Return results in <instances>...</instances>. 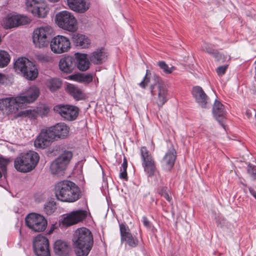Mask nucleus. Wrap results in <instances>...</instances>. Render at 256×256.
Listing matches in <instances>:
<instances>
[{"instance_id":"20e7f679","label":"nucleus","mask_w":256,"mask_h":256,"mask_svg":"<svg viewBox=\"0 0 256 256\" xmlns=\"http://www.w3.org/2000/svg\"><path fill=\"white\" fill-rule=\"evenodd\" d=\"M152 79L154 82L150 86V94L153 97L154 103L160 108L169 99L168 89L159 76L154 74Z\"/></svg>"},{"instance_id":"3c124183","label":"nucleus","mask_w":256,"mask_h":256,"mask_svg":"<svg viewBox=\"0 0 256 256\" xmlns=\"http://www.w3.org/2000/svg\"><path fill=\"white\" fill-rule=\"evenodd\" d=\"M31 112V110H26L24 111V114H28L29 112Z\"/></svg>"},{"instance_id":"72a5a7b5","label":"nucleus","mask_w":256,"mask_h":256,"mask_svg":"<svg viewBox=\"0 0 256 256\" xmlns=\"http://www.w3.org/2000/svg\"><path fill=\"white\" fill-rule=\"evenodd\" d=\"M46 84L50 91L54 92L61 87L62 82L58 78H51L48 80Z\"/></svg>"},{"instance_id":"2eb2a0df","label":"nucleus","mask_w":256,"mask_h":256,"mask_svg":"<svg viewBox=\"0 0 256 256\" xmlns=\"http://www.w3.org/2000/svg\"><path fill=\"white\" fill-rule=\"evenodd\" d=\"M54 110L59 114L66 120H74L78 114V108L71 105H58L54 107Z\"/></svg>"},{"instance_id":"9d476101","label":"nucleus","mask_w":256,"mask_h":256,"mask_svg":"<svg viewBox=\"0 0 256 256\" xmlns=\"http://www.w3.org/2000/svg\"><path fill=\"white\" fill-rule=\"evenodd\" d=\"M50 44L51 50L56 54L66 52L71 48L69 38L62 35H58L54 37L51 39Z\"/></svg>"},{"instance_id":"58836bf2","label":"nucleus","mask_w":256,"mask_h":256,"mask_svg":"<svg viewBox=\"0 0 256 256\" xmlns=\"http://www.w3.org/2000/svg\"><path fill=\"white\" fill-rule=\"evenodd\" d=\"M160 194L164 196L168 201L170 202L172 197L170 196V191L167 188H162L160 192Z\"/></svg>"},{"instance_id":"8fccbe9b","label":"nucleus","mask_w":256,"mask_h":256,"mask_svg":"<svg viewBox=\"0 0 256 256\" xmlns=\"http://www.w3.org/2000/svg\"><path fill=\"white\" fill-rule=\"evenodd\" d=\"M54 228H56V226H55V225H54V224H52V227H51V228H50V232H49V234H51V233H52V232L54 231Z\"/></svg>"},{"instance_id":"aec40b11","label":"nucleus","mask_w":256,"mask_h":256,"mask_svg":"<svg viewBox=\"0 0 256 256\" xmlns=\"http://www.w3.org/2000/svg\"><path fill=\"white\" fill-rule=\"evenodd\" d=\"M192 94L196 102L202 108H206L208 102V98L200 86L192 88Z\"/></svg>"},{"instance_id":"f8f14e48","label":"nucleus","mask_w":256,"mask_h":256,"mask_svg":"<svg viewBox=\"0 0 256 256\" xmlns=\"http://www.w3.org/2000/svg\"><path fill=\"white\" fill-rule=\"evenodd\" d=\"M26 5L28 11L37 18H44L48 12L46 4L38 0H26Z\"/></svg>"},{"instance_id":"423d86ee","label":"nucleus","mask_w":256,"mask_h":256,"mask_svg":"<svg viewBox=\"0 0 256 256\" xmlns=\"http://www.w3.org/2000/svg\"><path fill=\"white\" fill-rule=\"evenodd\" d=\"M53 32L52 28L48 25L36 28L32 36L35 46L38 48L47 47L50 43Z\"/></svg>"},{"instance_id":"37998d69","label":"nucleus","mask_w":256,"mask_h":256,"mask_svg":"<svg viewBox=\"0 0 256 256\" xmlns=\"http://www.w3.org/2000/svg\"><path fill=\"white\" fill-rule=\"evenodd\" d=\"M150 82V79L148 78V70L146 71V74L144 78V80L142 81L140 83V86L142 88H145L146 86Z\"/></svg>"},{"instance_id":"de8ad7c7","label":"nucleus","mask_w":256,"mask_h":256,"mask_svg":"<svg viewBox=\"0 0 256 256\" xmlns=\"http://www.w3.org/2000/svg\"><path fill=\"white\" fill-rule=\"evenodd\" d=\"M250 194L256 199V192L252 188H249Z\"/></svg>"},{"instance_id":"1a4fd4ad","label":"nucleus","mask_w":256,"mask_h":256,"mask_svg":"<svg viewBox=\"0 0 256 256\" xmlns=\"http://www.w3.org/2000/svg\"><path fill=\"white\" fill-rule=\"evenodd\" d=\"M26 226L32 231L41 232L45 230L47 226V220L42 215L32 213L26 218Z\"/></svg>"},{"instance_id":"7c9ffc66","label":"nucleus","mask_w":256,"mask_h":256,"mask_svg":"<svg viewBox=\"0 0 256 256\" xmlns=\"http://www.w3.org/2000/svg\"><path fill=\"white\" fill-rule=\"evenodd\" d=\"M38 75V70L36 65L32 62V64H30L26 68V72L23 76L29 80H34L36 79Z\"/></svg>"},{"instance_id":"f257e3e1","label":"nucleus","mask_w":256,"mask_h":256,"mask_svg":"<svg viewBox=\"0 0 256 256\" xmlns=\"http://www.w3.org/2000/svg\"><path fill=\"white\" fill-rule=\"evenodd\" d=\"M38 95L39 90L33 86L28 89L25 95L0 99V114L16 113L22 104L34 102Z\"/></svg>"},{"instance_id":"a18cd8bd","label":"nucleus","mask_w":256,"mask_h":256,"mask_svg":"<svg viewBox=\"0 0 256 256\" xmlns=\"http://www.w3.org/2000/svg\"><path fill=\"white\" fill-rule=\"evenodd\" d=\"M120 177L121 178L127 180V178H128L127 172H124V171H121V172L120 174Z\"/></svg>"},{"instance_id":"09e8293b","label":"nucleus","mask_w":256,"mask_h":256,"mask_svg":"<svg viewBox=\"0 0 256 256\" xmlns=\"http://www.w3.org/2000/svg\"><path fill=\"white\" fill-rule=\"evenodd\" d=\"M250 194L256 199V192L252 188H249Z\"/></svg>"},{"instance_id":"4468645a","label":"nucleus","mask_w":256,"mask_h":256,"mask_svg":"<svg viewBox=\"0 0 256 256\" xmlns=\"http://www.w3.org/2000/svg\"><path fill=\"white\" fill-rule=\"evenodd\" d=\"M72 156V152L70 151L62 154L51 164L50 168L52 172L56 174L64 170Z\"/></svg>"},{"instance_id":"412c9836","label":"nucleus","mask_w":256,"mask_h":256,"mask_svg":"<svg viewBox=\"0 0 256 256\" xmlns=\"http://www.w3.org/2000/svg\"><path fill=\"white\" fill-rule=\"evenodd\" d=\"M48 129L53 134L54 140L56 137L64 138L68 136L69 132L68 127L62 122L58 123Z\"/></svg>"},{"instance_id":"39448f33","label":"nucleus","mask_w":256,"mask_h":256,"mask_svg":"<svg viewBox=\"0 0 256 256\" xmlns=\"http://www.w3.org/2000/svg\"><path fill=\"white\" fill-rule=\"evenodd\" d=\"M39 156L34 151L20 154L14 162L16 169L20 172H26L32 170L39 160Z\"/></svg>"},{"instance_id":"f3484780","label":"nucleus","mask_w":256,"mask_h":256,"mask_svg":"<svg viewBox=\"0 0 256 256\" xmlns=\"http://www.w3.org/2000/svg\"><path fill=\"white\" fill-rule=\"evenodd\" d=\"M54 140L53 134L48 129L42 130L34 142L36 148L44 149L48 147Z\"/></svg>"},{"instance_id":"dca6fc26","label":"nucleus","mask_w":256,"mask_h":256,"mask_svg":"<svg viewBox=\"0 0 256 256\" xmlns=\"http://www.w3.org/2000/svg\"><path fill=\"white\" fill-rule=\"evenodd\" d=\"M87 216V212L82 210H74L68 214L62 219L63 225L68 226L82 221Z\"/></svg>"},{"instance_id":"6ab92c4d","label":"nucleus","mask_w":256,"mask_h":256,"mask_svg":"<svg viewBox=\"0 0 256 256\" xmlns=\"http://www.w3.org/2000/svg\"><path fill=\"white\" fill-rule=\"evenodd\" d=\"M54 252L57 256H69L72 249L70 245L65 240H58L54 244Z\"/></svg>"},{"instance_id":"0eeeda50","label":"nucleus","mask_w":256,"mask_h":256,"mask_svg":"<svg viewBox=\"0 0 256 256\" xmlns=\"http://www.w3.org/2000/svg\"><path fill=\"white\" fill-rule=\"evenodd\" d=\"M55 21L63 30L74 32L77 29V20L74 15L66 10L59 12L56 15Z\"/></svg>"},{"instance_id":"79ce46f5","label":"nucleus","mask_w":256,"mask_h":256,"mask_svg":"<svg viewBox=\"0 0 256 256\" xmlns=\"http://www.w3.org/2000/svg\"><path fill=\"white\" fill-rule=\"evenodd\" d=\"M248 172L253 178H256V167L252 166H248Z\"/></svg>"},{"instance_id":"a19ab883","label":"nucleus","mask_w":256,"mask_h":256,"mask_svg":"<svg viewBox=\"0 0 256 256\" xmlns=\"http://www.w3.org/2000/svg\"><path fill=\"white\" fill-rule=\"evenodd\" d=\"M227 68L228 66L226 65L220 66L216 68V72L219 76H222L226 73Z\"/></svg>"},{"instance_id":"f704fd0d","label":"nucleus","mask_w":256,"mask_h":256,"mask_svg":"<svg viewBox=\"0 0 256 256\" xmlns=\"http://www.w3.org/2000/svg\"><path fill=\"white\" fill-rule=\"evenodd\" d=\"M10 56L5 50H0V68H4L8 66L10 62Z\"/></svg>"},{"instance_id":"603ef678","label":"nucleus","mask_w":256,"mask_h":256,"mask_svg":"<svg viewBox=\"0 0 256 256\" xmlns=\"http://www.w3.org/2000/svg\"><path fill=\"white\" fill-rule=\"evenodd\" d=\"M50 2H58L59 0H49Z\"/></svg>"},{"instance_id":"c85d7f7f","label":"nucleus","mask_w":256,"mask_h":256,"mask_svg":"<svg viewBox=\"0 0 256 256\" xmlns=\"http://www.w3.org/2000/svg\"><path fill=\"white\" fill-rule=\"evenodd\" d=\"M212 112L214 116L219 122L226 114V110L223 104L216 100L214 103Z\"/></svg>"},{"instance_id":"9b49d317","label":"nucleus","mask_w":256,"mask_h":256,"mask_svg":"<svg viewBox=\"0 0 256 256\" xmlns=\"http://www.w3.org/2000/svg\"><path fill=\"white\" fill-rule=\"evenodd\" d=\"M30 21L28 16L24 15L8 14L3 18L2 25L4 28L8 29L28 24Z\"/></svg>"},{"instance_id":"e433bc0d","label":"nucleus","mask_w":256,"mask_h":256,"mask_svg":"<svg viewBox=\"0 0 256 256\" xmlns=\"http://www.w3.org/2000/svg\"><path fill=\"white\" fill-rule=\"evenodd\" d=\"M159 67L166 74H170L176 70L174 66L170 67L164 61H160L158 62Z\"/></svg>"},{"instance_id":"473e14b6","label":"nucleus","mask_w":256,"mask_h":256,"mask_svg":"<svg viewBox=\"0 0 256 256\" xmlns=\"http://www.w3.org/2000/svg\"><path fill=\"white\" fill-rule=\"evenodd\" d=\"M202 50L205 51L210 54H212L217 60H220V57L222 56L221 54L216 52V50L211 47L210 44L206 43H204L202 46Z\"/></svg>"},{"instance_id":"c03bdc74","label":"nucleus","mask_w":256,"mask_h":256,"mask_svg":"<svg viewBox=\"0 0 256 256\" xmlns=\"http://www.w3.org/2000/svg\"><path fill=\"white\" fill-rule=\"evenodd\" d=\"M127 167H128L127 162H126V160H125L121 166L120 170L126 172Z\"/></svg>"},{"instance_id":"c9c22d12","label":"nucleus","mask_w":256,"mask_h":256,"mask_svg":"<svg viewBox=\"0 0 256 256\" xmlns=\"http://www.w3.org/2000/svg\"><path fill=\"white\" fill-rule=\"evenodd\" d=\"M56 208V204L54 201L46 202L44 205V212L48 215L52 214Z\"/></svg>"},{"instance_id":"cd10ccee","label":"nucleus","mask_w":256,"mask_h":256,"mask_svg":"<svg viewBox=\"0 0 256 256\" xmlns=\"http://www.w3.org/2000/svg\"><path fill=\"white\" fill-rule=\"evenodd\" d=\"M72 40L76 46H79L82 48H88L90 44L88 38L81 34H74L72 36Z\"/></svg>"},{"instance_id":"6e6552de","label":"nucleus","mask_w":256,"mask_h":256,"mask_svg":"<svg viewBox=\"0 0 256 256\" xmlns=\"http://www.w3.org/2000/svg\"><path fill=\"white\" fill-rule=\"evenodd\" d=\"M140 154L144 172L148 177L153 176L157 170L152 156L145 146L140 148Z\"/></svg>"},{"instance_id":"b1692460","label":"nucleus","mask_w":256,"mask_h":256,"mask_svg":"<svg viewBox=\"0 0 256 256\" xmlns=\"http://www.w3.org/2000/svg\"><path fill=\"white\" fill-rule=\"evenodd\" d=\"M74 66V59L71 56H65L61 58L59 62L60 70L66 73L72 72Z\"/></svg>"},{"instance_id":"2f4dec72","label":"nucleus","mask_w":256,"mask_h":256,"mask_svg":"<svg viewBox=\"0 0 256 256\" xmlns=\"http://www.w3.org/2000/svg\"><path fill=\"white\" fill-rule=\"evenodd\" d=\"M69 78L80 82L88 84L92 82V74H75L69 76Z\"/></svg>"},{"instance_id":"bb28decb","label":"nucleus","mask_w":256,"mask_h":256,"mask_svg":"<svg viewBox=\"0 0 256 256\" xmlns=\"http://www.w3.org/2000/svg\"><path fill=\"white\" fill-rule=\"evenodd\" d=\"M89 58L94 64H102L107 59L106 52L104 48L97 50L91 54Z\"/></svg>"},{"instance_id":"a211bd4d","label":"nucleus","mask_w":256,"mask_h":256,"mask_svg":"<svg viewBox=\"0 0 256 256\" xmlns=\"http://www.w3.org/2000/svg\"><path fill=\"white\" fill-rule=\"evenodd\" d=\"M120 228L122 242L125 241L130 247H136L138 244V241L136 238L132 236L129 228L123 224H120Z\"/></svg>"},{"instance_id":"ddd939ff","label":"nucleus","mask_w":256,"mask_h":256,"mask_svg":"<svg viewBox=\"0 0 256 256\" xmlns=\"http://www.w3.org/2000/svg\"><path fill=\"white\" fill-rule=\"evenodd\" d=\"M34 252L37 256H50L49 249V242L44 236L39 234L33 242Z\"/></svg>"},{"instance_id":"4be33fe9","label":"nucleus","mask_w":256,"mask_h":256,"mask_svg":"<svg viewBox=\"0 0 256 256\" xmlns=\"http://www.w3.org/2000/svg\"><path fill=\"white\" fill-rule=\"evenodd\" d=\"M176 156V152L174 148H172L168 150L161 161L163 169L166 170H170L174 165Z\"/></svg>"},{"instance_id":"f03ea898","label":"nucleus","mask_w":256,"mask_h":256,"mask_svg":"<svg viewBox=\"0 0 256 256\" xmlns=\"http://www.w3.org/2000/svg\"><path fill=\"white\" fill-rule=\"evenodd\" d=\"M72 241L77 256H88L94 244L92 234L88 229L85 228L76 230Z\"/></svg>"},{"instance_id":"c756f323","label":"nucleus","mask_w":256,"mask_h":256,"mask_svg":"<svg viewBox=\"0 0 256 256\" xmlns=\"http://www.w3.org/2000/svg\"><path fill=\"white\" fill-rule=\"evenodd\" d=\"M67 90L76 100H82L85 98L84 94L82 90L74 84H69L68 85Z\"/></svg>"},{"instance_id":"7ed1b4c3","label":"nucleus","mask_w":256,"mask_h":256,"mask_svg":"<svg viewBox=\"0 0 256 256\" xmlns=\"http://www.w3.org/2000/svg\"><path fill=\"white\" fill-rule=\"evenodd\" d=\"M55 194L58 200L74 202L80 198V190L76 184L70 180L58 182L55 186Z\"/></svg>"},{"instance_id":"4c0bfd02","label":"nucleus","mask_w":256,"mask_h":256,"mask_svg":"<svg viewBox=\"0 0 256 256\" xmlns=\"http://www.w3.org/2000/svg\"><path fill=\"white\" fill-rule=\"evenodd\" d=\"M39 61L42 62H50L53 60L52 56L50 54H40L38 56Z\"/></svg>"},{"instance_id":"864d4df0","label":"nucleus","mask_w":256,"mask_h":256,"mask_svg":"<svg viewBox=\"0 0 256 256\" xmlns=\"http://www.w3.org/2000/svg\"><path fill=\"white\" fill-rule=\"evenodd\" d=\"M2 172H0V178H2Z\"/></svg>"},{"instance_id":"5701e85b","label":"nucleus","mask_w":256,"mask_h":256,"mask_svg":"<svg viewBox=\"0 0 256 256\" xmlns=\"http://www.w3.org/2000/svg\"><path fill=\"white\" fill-rule=\"evenodd\" d=\"M67 4L70 10L80 13L84 12L90 7L85 0H67Z\"/></svg>"},{"instance_id":"393cba45","label":"nucleus","mask_w":256,"mask_h":256,"mask_svg":"<svg viewBox=\"0 0 256 256\" xmlns=\"http://www.w3.org/2000/svg\"><path fill=\"white\" fill-rule=\"evenodd\" d=\"M75 56L78 69L82 71H86L89 68L90 62L86 54L76 53Z\"/></svg>"},{"instance_id":"ea45409f","label":"nucleus","mask_w":256,"mask_h":256,"mask_svg":"<svg viewBox=\"0 0 256 256\" xmlns=\"http://www.w3.org/2000/svg\"><path fill=\"white\" fill-rule=\"evenodd\" d=\"M10 162V159L0 158V168L2 172H5L6 170V166L9 162Z\"/></svg>"},{"instance_id":"a878e982","label":"nucleus","mask_w":256,"mask_h":256,"mask_svg":"<svg viewBox=\"0 0 256 256\" xmlns=\"http://www.w3.org/2000/svg\"><path fill=\"white\" fill-rule=\"evenodd\" d=\"M30 64H32L31 61L26 58H20L15 62L14 68L16 72L23 75Z\"/></svg>"},{"instance_id":"49530a36","label":"nucleus","mask_w":256,"mask_h":256,"mask_svg":"<svg viewBox=\"0 0 256 256\" xmlns=\"http://www.w3.org/2000/svg\"><path fill=\"white\" fill-rule=\"evenodd\" d=\"M142 222H143L144 225L145 226H146L147 228L150 227V222L148 221V218L146 217H145V216L142 217Z\"/></svg>"}]
</instances>
